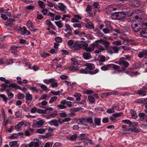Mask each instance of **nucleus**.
Instances as JSON below:
<instances>
[{
	"instance_id": "a19ab883",
	"label": "nucleus",
	"mask_w": 147,
	"mask_h": 147,
	"mask_svg": "<svg viewBox=\"0 0 147 147\" xmlns=\"http://www.w3.org/2000/svg\"><path fill=\"white\" fill-rule=\"evenodd\" d=\"M138 123L136 122H131L130 123V125H129V127L130 128L134 127V126H137Z\"/></svg>"
},
{
	"instance_id": "f03ea898",
	"label": "nucleus",
	"mask_w": 147,
	"mask_h": 147,
	"mask_svg": "<svg viewBox=\"0 0 147 147\" xmlns=\"http://www.w3.org/2000/svg\"><path fill=\"white\" fill-rule=\"evenodd\" d=\"M125 59L124 58L121 57L119 60L115 61V63L119 64L121 66H123L126 69V68L128 67L129 64L125 61Z\"/></svg>"
},
{
	"instance_id": "de8ad7c7",
	"label": "nucleus",
	"mask_w": 147,
	"mask_h": 147,
	"mask_svg": "<svg viewBox=\"0 0 147 147\" xmlns=\"http://www.w3.org/2000/svg\"><path fill=\"white\" fill-rule=\"evenodd\" d=\"M82 109V108L81 107H80V108L77 107V108H75L71 109L70 110V111L72 112H77V111H79Z\"/></svg>"
},
{
	"instance_id": "20e7f679",
	"label": "nucleus",
	"mask_w": 147,
	"mask_h": 147,
	"mask_svg": "<svg viewBox=\"0 0 147 147\" xmlns=\"http://www.w3.org/2000/svg\"><path fill=\"white\" fill-rule=\"evenodd\" d=\"M16 28L20 32V33L22 35L26 34L28 35L30 34V32L28 31L25 26L23 27L22 28L20 26H17Z\"/></svg>"
},
{
	"instance_id": "37998d69",
	"label": "nucleus",
	"mask_w": 147,
	"mask_h": 147,
	"mask_svg": "<svg viewBox=\"0 0 147 147\" xmlns=\"http://www.w3.org/2000/svg\"><path fill=\"white\" fill-rule=\"evenodd\" d=\"M45 121L42 120H40L36 122V124L38 126L42 125L45 123Z\"/></svg>"
},
{
	"instance_id": "2f4dec72",
	"label": "nucleus",
	"mask_w": 147,
	"mask_h": 147,
	"mask_svg": "<svg viewBox=\"0 0 147 147\" xmlns=\"http://www.w3.org/2000/svg\"><path fill=\"white\" fill-rule=\"evenodd\" d=\"M92 65H94L90 63H87L86 64V67L85 68V69H93Z\"/></svg>"
},
{
	"instance_id": "338daca9",
	"label": "nucleus",
	"mask_w": 147,
	"mask_h": 147,
	"mask_svg": "<svg viewBox=\"0 0 147 147\" xmlns=\"http://www.w3.org/2000/svg\"><path fill=\"white\" fill-rule=\"evenodd\" d=\"M147 50H144L142 52H140L138 55H147Z\"/></svg>"
},
{
	"instance_id": "5fc2aeb1",
	"label": "nucleus",
	"mask_w": 147,
	"mask_h": 147,
	"mask_svg": "<svg viewBox=\"0 0 147 147\" xmlns=\"http://www.w3.org/2000/svg\"><path fill=\"white\" fill-rule=\"evenodd\" d=\"M88 99L89 101L92 103H93L95 102V99L93 96H89L88 97Z\"/></svg>"
},
{
	"instance_id": "b1692460",
	"label": "nucleus",
	"mask_w": 147,
	"mask_h": 147,
	"mask_svg": "<svg viewBox=\"0 0 147 147\" xmlns=\"http://www.w3.org/2000/svg\"><path fill=\"white\" fill-rule=\"evenodd\" d=\"M55 23L59 28H61L63 27V24L61 21H55Z\"/></svg>"
},
{
	"instance_id": "7c9ffc66",
	"label": "nucleus",
	"mask_w": 147,
	"mask_h": 147,
	"mask_svg": "<svg viewBox=\"0 0 147 147\" xmlns=\"http://www.w3.org/2000/svg\"><path fill=\"white\" fill-rule=\"evenodd\" d=\"M129 130L134 133H137L140 132V130L136 127H134V128H130Z\"/></svg>"
},
{
	"instance_id": "4468645a",
	"label": "nucleus",
	"mask_w": 147,
	"mask_h": 147,
	"mask_svg": "<svg viewBox=\"0 0 147 147\" xmlns=\"http://www.w3.org/2000/svg\"><path fill=\"white\" fill-rule=\"evenodd\" d=\"M8 86L9 88L11 87L16 89H20L21 88V86L14 83L11 84H9V85H8Z\"/></svg>"
},
{
	"instance_id": "49530a36",
	"label": "nucleus",
	"mask_w": 147,
	"mask_h": 147,
	"mask_svg": "<svg viewBox=\"0 0 147 147\" xmlns=\"http://www.w3.org/2000/svg\"><path fill=\"white\" fill-rule=\"evenodd\" d=\"M73 26L75 28H78L79 29L81 28V25L80 23H74L73 24Z\"/></svg>"
},
{
	"instance_id": "e433bc0d",
	"label": "nucleus",
	"mask_w": 147,
	"mask_h": 147,
	"mask_svg": "<svg viewBox=\"0 0 147 147\" xmlns=\"http://www.w3.org/2000/svg\"><path fill=\"white\" fill-rule=\"evenodd\" d=\"M106 113L109 114L113 113L115 112V110H114V109L112 107L110 108H108L107 109Z\"/></svg>"
},
{
	"instance_id": "4c0bfd02",
	"label": "nucleus",
	"mask_w": 147,
	"mask_h": 147,
	"mask_svg": "<svg viewBox=\"0 0 147 147\" xmlns=\"http://www.w3.org/2000/svg\"><path fill=\"white\" fill-rule=\"evenodd\" d=\"M110 65V64H108L101 67V69L102 71H106L108 70L109 68H111L109 66Z\"/></svg>"
},
{
	"instance_id": "c85d7f7f",
	"label": "nucleus",
	"mask_w": 147,
	"mask_h": 147,
	"mask_svg": "<svg viewBox=\"0 0 147 147\" xmlns=\"http://www.w3.org/2000/svg\"><path fill=\"white\" fill-rule=\"evenodd\" d=\"M123 114V113L122 112H121L119 113H116L113 114L112 115L113 117L115 118H117L120 117L121 115Z\"/></svg>"
},
{
	"instance_id": "72a5a7b5",
	"label": "nucleus",
	"mask_w": 147,
	"mask_h": 147,
	"mask_svg": "<svg viewBox=\"0 0 147 147\" xmlns=\"http://www.w3.org/2000/svg\"><path fill=\"white\" fill-rule=\"evenodd\" d=\"M74 41L72 40H68L67 42L68 46L71 49V47H72L74 44Z\"/></svg>"
},
{
	"instance_id": "423d86ee",
	"label": "nucleus",
	"mask_w": 147,
	"mask_h": 147,
	"mask_svg": "<svg viewBox=\"0 0 147 147\" xmlns=\"http://www.w3.org/2000/svg\"><path fill=\"white\" fill-rule=\"evenodd\" d=\"M84 44H80L79 41H76L74 42L72 47H71V49L74 50H78L81 49L83 47Z\"/></svg>"
},
{
	"instance_id": "6e6552de",
	"label": "nucleus",
	"mask_w": 147,
	"mask_h": 147,
	"mask_svg": "<svg viewBox=\"0 0 147 147\" xmlns=\"http://www.w3.org/2000/svg\"><path fill=\"white\" fill-rule=\"evenodd\" d=\"M133 22V23H134V24L137 23L138 25H140L141 24L142 22L143 21L140 17H139L138 16H136L135 17Z\"/></svg>"
},
{
	"instance_id": "8fccbe9b",
	"label": "nucleus",
	"mask_w": 147,
	"mask_h": 147,
	"mask_svg": "<svg viewBox=\"0 0 147 147\" xmlns=\"http://www.w3.org/2000/svg\"><path fill=\"white\" fill-rule=\"evenodd\" d=\"M0 96L3 98V101L5 102H7L8 98L6 97V96L4 94H0Z\"/></svg>"
},
{
	"instance_id": "5701e85b",
	"label": "nucleus",
	"mask_w": 147,
	"mask_h": 147,
	"mask_svg": "<svg viewBox=\"0 0 147 147\" xmlns=\"http://www.w3.org/2000/svg\"><path fill=\"white\" fill-rule=\"evenodd\" d=\"M132 2V5L136 7H138L140 5V2L138 0H133Z\"/></svg>"
},
{
	"instance_id": "1a4fd4ad",
	"label": "nucleus",
	"mask_w": 147,
	"mask_h": 147,
	"mask_svg": "<svg viewBox=\"0 0 147 147\" xmlns=\"http://www.w3.org/2000/svg\"><path fill=\"white\" fill-rule=\"evenodd\" d=\"M105 49L102 45H97V49L95 50V53L96 54H98L104 51Z\"/></svg>"
},
{
	"instance_id": "4be33fe9",
	"label": "nucleus",
	"mask_w": 147,
	"mask_h": 147,
	"mask_svg": "<svg viewBox=\"0 0 147 147\" xmlns=\"http://www.w3.org/2000/svg\"><path fill=\"white\" fill-rule=\"evenodd\" d=\"M99 40L102 41V44L105 46L106 49L109 47V46L110 45V43L109 41L102 40V39Z\"/></svg>"
},
{
	"instance_id": "f704fd0d",
	"label": "nucleus",
	"mask_w": 147,
	"mask_h": 147,
	"mask_svg": "<svg viewBox=\"0 0 147 147\" xmlns=\"http://www.w3.org/2000/svg\"><path fill=\"white\" fill-rule=\"evenodd\" d=\"M52 78H50L49 79H44L43 80V82L46 84H49L53 82L52 80H53L52 79Z\"/></svg>"
},
{
	"instance_id": "052dcab7",
	"label": "nucleus",
	"mask_w": 147,
	"mask_h": 147,
	"mask_svg": "<svg viewBox=\"0 0 147 147\" xmlns=\"http://www.w3.org/2000/svg\"><path fill=\"white\" fill-rule=\"evenodd\" d=\"M87 122L91 123H93V119L91 117H89L86 119Z\"/></svg>"
},
{
	"instance_id": "3c124183",
	"label": "nucleus",
	"mask_w": 147,
	"mask_h": 147,
	"mask_svg": "<svg viewBox=\"0 0 147 147\" xmlns=\"http://www.w3.org/2000/svg\"><path fill=\"white\" fill-rule=\"evenodd\" d=\"M37 112L40 114H45L46 113V110L41 109H37Z\"/></svg>"
},
{
	"instance_id": "4d7b16f0",
	"label": "nucleus",
	"mask_w": 147,
	"mask_h": 147,
	"mask_svg": "<svg viewBox=\"0 0 147 147\" xmlns=\"http://www.w3.org/2000/svg\"><path fill=\"white\" fill-rule=\"evenodd\" d=\"M141 104L145 105L147 103V98H141Z\"/></svg>"
},
{
	"instance_id": "f257e3e1",
	"label": "nucleus",
	"mask_w": 147,
	"mask_h": 147,
	"mask_svg": "<svg viewBox=\"0 0 147 147\" xmlns=\"http://www.w3.org/2000/svg\"><path fill=\"white\" fill-rule=\"evenodd\" d=\"M112 18L115 19H120L124 18L126 16L125 13L123 12H115L112 14Z\"/></svg>"
},
{
	"instance_id": "e2e57ef3",
	"label": "nucleus",
	"mask_w": 147,
	"mask_h": 147,
	"mask_svg": "<svg viewBox=\"0 0 147 147\" xmlns=\"http://www.w3.org/2000/svg\"><path fill=\"white\" fill-rule=\"evenodd\" d=\"M105 23L107 28H109L110 30H111L112 29V28L110 26V22L109 21H106L105 22Z\"/></svg>"
},
{
	"instance_id": "f8f14e48",
	"label": "nucleus",
	"mask_w": 147,
	"mask_h": 147,
	"mask_svg": "<svg viewBox=\"0 0 147 147\" xmlns=\"http://www.w3.org/2000/svg\"><path fill=\"white\" fill-rule=\"evenodd\" d=\"M131 27L133 30L135 32H138L140 29V28L138 26L137 23L134 24V23H132L131 24Z\"/></svg>"
},
{
	"instance_id": "412c9836",
	"label": "nucleus",
	"mask_w": 147,
	"mask_h": 147,
	"mask_svg": "<svg viewBox=\"0 0 147 147\" xmlns=\"http://www.w3.org/2000/svg\"><path fill=\"white\" fill-rule=\"evenodd\" d=\"M140 34L143 37L146 38V35L147 34V28L142 29L141 32Z\"/></svg>"
},
{
	"instance_id": "aec40b11",
	"label": "nucleus",
	"mask_w": 147,
	"mask_h": 147,
	"mask_svg": "<svg viewBox=\"0 0 147 147\" xmlns=\"http://www.w3.org/2000/svg\"><path fill=\"white\" fill-rule=\"evenodd\" d=\"M9 145L11 147H18L19 146V145L17 144V141H16L10 142Z\"/></svg>"
},
{
	"instance_id": "bb28decb",
	"label": "nucleus",
	"mask_w": 147,
	"mask_h": 147,
	"mask_svg": "<svg viewBox=\"0 0 147 147\" xmlns=\"http://www.w3.org/2000/svg\"><path fill=\"white\" fill-rule=\"evenodd\" d=\"M58 6L59 9L62 11H64L66 8V6L63 4H61Z\"/></svg>"
},
{
	"instance_id": "ea45409f",
	"label": "nucleus",
	"mask_w": 147,
	"mask_h": 147,
	"mask_svg": "<svg viewBox=\"0 0 147 147\" xmlns=\"http://www.w3.org/2000/svg\"><path fill=\"white\" fill-rule=\"evenodd\" d=\"M25 97L24 95L23 94L21 93H19L17 95V98L18 99H22L24 98Z\"/></svg>"
},
{
	"instance_id": "c9c22d12",
	"label": "nucleus",
	"mask_w": 147,
	"mask_h": 147,
	"mask_svg": "<svg viewBox=\"0 0 147 147\" xmlns=\"http://www.w3.org/2000/svg\"><path fill=\"white\" fill-rule=\"evenodd\" d=\"M38 3L39 6L42 9H43L45 7V3L43 2L42 1H38Z\"/></svg>"
},
{
	"instance_id": "dca6fc26",
	"label": "nucleus",
	"mask_w": 147,
	"mask_h": 147,
	"mask_svg": "<svg viewBox=\"0 0 147 147\" xmlns=\"http://www.w3.org/2000/svg\"><path fill=\"white\" fill-rule=\"evenodd\" d=\"M18 47H19L16 46L14 45H13L12 46L11 49V52L13 54L16 55L18 54L17 48Z\"/></svg>"
},
{
	"instance_id": "393cba45",
	"label": "nucleus",
	"mask_w": 147,
	"mask_h": 147,
	"mask_svg": "<svg viewBox=\"0 0 147 147\" xmlns=\"http://www.w3.org/2000/svg\"><path fill=\"white\" fill-rule=\"evenodd\" d=\"M138 115L140 118H142L143 119H146L147 114L143 113H140L138 114Z\"/></svg>"
},
{
	"instance_id": "9b49d317",
	"label": "nucleus",
	"mask_w": 147,
	"mask_h": 147,
	"mask_svg": "<svg viewBox=\"0 0 147 147\" xmlns=\"http://www.w3.org/2000/svg\"><path fill=\"white\" fill-rule=\"evenodd\" d=\"M94 121L95 125L98 126L101 125V118L99 117H95L94 119Z\"/></svg>"
},
{
	"instance_id": "bf43d9fd",
	"label": "nucleus",
	"mask_w": 147,
	"mask_h": 147,
	"mask_svg": "<svg viewBox=\"0 0 147 147\" xmlns=\"http://www.w3.org/2000/svg\"><path fill=\"white\" fill-rule=\"evenodd\" d=\"M47 5L50 7H53V6L54 7V8L55 9H57L56 7L55 6V4H53V3H51V2L47 1Z\"/></svg>"
},
{
	"instance_id": "680f3d73",
	"label": "nucleus",
	"mask_w": 147,
	"mask_h": 147,
	"mask_svg": "<svg viewBox=\"0 0 147 147\" xmlns=\"http://www.w3.org/2000/svg\"><path fill=\"white\" fill-rule=\"evenodd\" d=\"M33 24L30 21H28L26 23L27 26L29 28L33 26Z\"/></svg>"
},
{
	"instance_id": "774afa93",
	"label": "nucleus",
	"mask_w": 147,
	"mask_h": 147,
	"mask_svg": "<svg viewBox=\"0 0 147 147\" xmlns=\"http://www.w3.org/2000/svg\"><path fill=\"white\" fill-rule=\"evenodd\" d=\"M52 143L50 142H47L44 146V147H51Z\"/></svg>"
},
{
	"instance_id": "39448f33",
	"label": "nucleus",
	"mask_w": 147,
	"mask_h": 147,
	"mask_svg": "<svg viewBox=\"0 0 147 147\" xmlns=\"http://www.w3.org/2000/svg\"><path fill=\"white\" fill-rule=\"evenodd\" d=\"M39 140L34 139V141L30 142L28 145H26L25 147H39Z\"/></svg>"
},
{
	"instance_id": "c03bdc74",
	"label": "nucleus",
	"mask_w": 147,
	"mask_h": 147,
	"mask_svg": "<svg viewBox=\"0 0 147 147\" xmlns=\"http://www.w3.org/2000/svg\"><path fill=\"white\" fill-rule=\"evenodd\" d=\"M57 99V97L56 96H54L51 98V99L49 100V102L50 103H52L53 102L56 101Z\"/></svg>"
},
{
	"instance_id": "79ce46f5",
	"label": "nucleus",
	"mask_w": 147,
	"mask_h": 147,
	"mask_svg": "<svg viewBox=\"0 0 147 147\" xmlns=\"http://www.w3.org/2000/svg\"><path fill=\"white\" fill-rule=\"evenodd\" d=\"M85 121V119L84 118H81L78 119L77 120V121L79 122H78V124H80V123L82 124H84V123Z\"/></svg>"
},
{
	"instance_id": "0e129e2a",
	"label": "nucleus",
	"mask_w": 147,
	"mask_h": 147,
	"mask_svg": "<svg viewBox=\"0 0 147 147\" xmlns=\"http://www.w3.org/2000/svg\"><path fill=\"white\" fill-rule=\"evenodd\" d=\"M55 40L58 43L61 42L62 41V39L60 37H57L55 38Z\"/></svg>"
},
{
	"instance_id": "58836bf2",
	"label": "nucleus",
	"mask_w": 147,
	"mask_h": 147,
	"mask_svg": "<svg viewBox=\"0 0 147 147\" xmlns=\"http://www.w3.org/2000/svg\"><path fill=\"white\" fill-rule=\"evenodd\" d=\"M46 21L47 24V25L49 27H50L52 29H53V28L54 27V26L52 23L51 21L50 20H47Z\"/></svg>"
},
{
	"instance_id": "6ab92c4d",
	"label": "nucleus",
	"mask_w": 147,
	"mask_h": 147,
	"mask_svg": "<svg viewBox=\"0 0 147 147\" xmlns=\"http://www.w3.org/2000/svg\"><path fill=\"white\" fill-rule=\"evenodd\" d=\"M25 98L26 100L27 101H30V102L28 103V104H29L32 99V95L30 93H28L26 94Z\"/></svg>"
},
{
	"instance_id": "603ef678",
	"label": "nucleus",
	"mask_w": 147,
	"mask_h": 147,
	"mask_svg": "<svg viewBox=\"0 0 147 147\" xmlns=\"http://www.w3.org/2000/svg\"><path fill=\"white\" fill-rule=\"evenodd\" d=\"M112 47L113 49V51L114 53H118L119 52V47H118L116 46H113Z\"/></svg>"
},
{
	"instance_id": "c756f323",
	"label": "nucleus",
	"mask_w": 147,
	"mask_h": 147,
	"mask_svg": "<svg viewBox=\"0 0 147 147\" xmlns=\"http://www.w3.org/2000/svg\"><path fill=\"white\" fill-rule=\"evenodd\" d=\"M106 49L109 54L111 55L113 53V52L112 47H109L107 48Z\"/></svg>"
},
{
	"instance_id": "a211bd4d",
	"label": "nucleus",
	"mask_w": 147,
	"mask_h": 147,
	"mask_svg": "<svg viewBox=\"0 0 147 147\" xmlns=\"http://www.w3.org/2000/svg\"><path fill=\"white\" fill-rule=\"evenodd\" d=\"M52 79L53 80L52 81H53L52 82H53L51 83V86L53 88L57 87L58 86V84L57 82H56V80L53 78H52Z\"/></svg>"
},
{
	"instance_id": "473e14b6",
	"label": "nucleus",
	"mask_w": 147,
	"mask_h": 147,
	"mask_svg": "<svg viewBox=\"0 0 147 147\" xmlns=\"http://www.w3.org/2000/svg\"><path fill=\"white\" fill-rule=\"evenodd\" d=\"M24 124V122L23 121H21L20 122L18 123L15 126V129H20L21 127Z\"/></svg>"
},
{
	"instance_id": "cd10ccee",
	"label": "nucleus",
	"mask_w": 147,
	"mask_h": 147,
	"mask_svg": "<svg viewBox=\"0 0 147 147\" xmlns=\"http://www.w3.org/2000/svg\"><path fill=\"white\" fill-rule=\"evenodd\" d=\"M94 24L92 23L85 24V26L87 28L89 29H91L92 28H94Z\"/></svg>"
},
{
	"instance_id": "69168bd1",
	"label": "nucleus",
	"mask_w": 147,
	"mask_h": 147,
	"mask_svg": "<svg viewBox=\"0 0 147 147\" xmlns=\"http://www.w3.org/2000/svg\"><path fill=\"white\" fill-rule=\"evenodd\" d=\"M109 121V118L107 117L103 118L102 120V122L104 123H106Z\"/></svg>"
},
{
	"instance_id": "7ed1b4c3",
	"label": "nucleus",
	"mask_w": 147,
	"mask_h": 147,
	"mask_svg": "<svg viewBox=\"0 0 147 147\" xmlns=\"http://www.w3.org/2000/svg\"><path fill=\"white\" fill-rule=\"evenodd\" d=\"M78 63L77 59L74 58L71 59V63L72 65L70 66L69 69L71 70L77 71L78 70V68H76V66H77L78 65Z\"/></svg>"
},
{
	"instance_id": "f3484780",
	"label": "nucleus",
	"mask_w": 147,
	"mask_h": 147,
	"mask_svg": "<svg viewBox=\"0 0 147 147\" xmlns=\"http://www.w3.org/2000/svg\"><path fill=\"white\" fill-rule=\"evenodd\" d=\"M15 21V19L13 18H9L7 21L5 25L7 26H11L13 25L12 22Z\"/></svg>"
},
{
	"instance_id": "2eb2a0df",
	"label": "nucleus",
	"mask_w": 147,
	"mask_h": 147,
	"mask_svg": "<svg viewBox=\"0 0 147 147\" xmlns=\"http://www.w3.org/2000/svg\"><path fill=\"white\" fill-rule=\"evenodd\" d=\"M84 44L83 49H84L88 52H92L94 50L93 48H91L90 47H88V45L87 44Z\"/></svg>"
},
{
	"instance_id": "0eeeda50",
	"label": "nucleus",
	"mask_w": 147,
	"mask_h": 147,
	"mask_svg": "<svg viewBox=\"0 0 147 147\" xmlns=\"http://www.w3.org/2000/svg\"><path fill=\"white\" fill-rule=\"evenodd\" d=\"M109 66L111 68H113L114 69L117 70V71H118L121 72L126 70V69L124 67L121 68L120 66L114 64H111Z\"/></svg>"
},
{
	"instance_id": "13d9d810",
	"label": "nucleus",
	"mask_w": 147,
	"mask_h": 147,
	"mask_svg": "<svg viewBox=\"0 0 147 147\" xmlns=\"http://www.w3.org/2000/svg\"><path fill=\"white\" fill-rule=\"evenodd\" d=\"M65 27L68 31L72 32V29L71 26L69 24H66Z\"/></svg>"
},
{
	"instance_id": "09e8293b",
	"label": "nucleus",
	"mask_w": 147,
	"mask_h": 147,
	"mask_svg": "<svg viewBox=\"0 0 147 147\" xmlns=\"http://www.w3.org/2000/svg\"><path fill=\"white\" fill-rule=\"evenodd\" d=\"M22 112L21 111H18L16 112L15 115L17 118L20 117L22 115Z\"/></svg>"
},
{
	"instance_id": "a18cd8bd",
	"label": "nucleus",
	"mask_w": 147,
	"mask_h": 147,
	"mask_svg": "<svg viewBox=\"0 0 147 147\" xmlns=\"http://www.w3.org/2000/svg\"><path fill=\"white\" fill-rule=\"evenodd\" d=\"M99 69H96L93 71H88V74H94L99 72Z\"/></svg>"
},
{
	"instance_id": "6e6d98bb",
	"label": "nucleus",
	"mask_w": 147,
	"mask_h": 147,
	"mask_svg": "<svg viewBox=\"0 0 147 147\" xmlns=\"http://www.w3.org/2000/svg\"><path fill=\"white\" fill-rule=\"evenodd\" d=\"M113 44L117 46H119L122 44L121 41L119 40L113 42Z\"/></svg>"
},
{
	"instance_id": "864d4df0",
	"label": "nucleus",
	"mask_w": 147,
	"mask_h": 147,
	"mask_svg": "<svg viewBox=\"0 0 147 147\" xmlns=\"http://www.w3.org/2000/svg\"><path fill=\"white\" fill-rule=\"evenodd\" d=\"M78 136L77 135L74 134L72 135L70 138V140L71 141H74L76 140Z\"/></svg>"
},
{
	"instance_id": "ddd939ff",
	"label": "nucleus",
	"mask_w": 147,
	"mask_h": 147,
	"mask_svg": "<svg viewBox=\"0 0 147 147\" xmlns=\"http://www.w3.org/2000/svg\"><path fill=\"white\" fill-rule=\"evenodd\" d=\"M51 125H54L56 127L58 126L57 120L55 119H53L50 121L48 123Z\"/></svg>"
},
{
	"instance_id": "9d476101",
	"label": "nucleus",
	"mask_w": 147,
	"mask_h": 147,
	"mask_svg": "<svg viewBox=\"0 0 147 147\" xmlns=\"http://www.w3.org/2000/svg\"><path fill=\"white\" fill-rule=\"evenodd\" d=\"M137 94L139 95L144 96L147 94V92L145 90L140 89L137 91Z\"/></svg>"
},
{
	"instance_id": "a878e982",
	"label": "nucleus",
	"mask_w": 147,
	"mask_h": 147,
	"mask_svg": "<svg viewBox=\"0 0 147 147\" xmlns=\"http://www.w3.org/2000/svg\"><path fill=\"white\" fill-rule=\"evenodd\" d=\"M47 129L45 128H40L37 130L36 132L40 134H43L46 132Z\"/></svg>"
}]
</instances>
